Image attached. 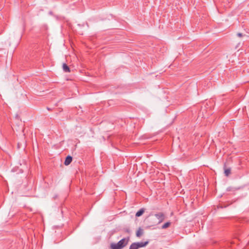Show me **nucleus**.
Segmentation results:
<instances>
[{"instance_id": "obj_6", "label": "nucleus", "mask_w": 249, "mask_h": 249, "mask_svg": "<svg viewBox=\"0 0 249 249\" xmlns=\"http://www.w3.org/2000/svg\"><path fill=\"white\" fill-rule=\"evenodd\" d=\"M63 71L65 72H70L71 71L70 68L65 63L63 64Z\"/></svg>"}, {"instance_id": "obj_2", "label": "nucleus", "mask_w": 249, "mask_h": 249, "mask_svg": "<svg viewBox=\"0 0 249 249\" xmlns=\"http://www.w3.org/2000/svg\"><path fill=\"white\" fill-rule=\"evenodd\" d=\"M155 216L159 220L158 224H160L165 219V215L163 213L161 212L155 214Z\"/></svg>"}, {"instance_id": "obj_5", "label": "nucleus", "mask_w": 249, "mask_h": 249, "mask_svg": "<svg viewBox=\"0 0 249 249\" xmlns=\"http://www.w3.org/2000/svg\"><path fill=\"white\" fill-rule=\"evenodd\" d=\"M137 244V246L139 248H142L143 247L146 246L148 244V241H145L144 242H135Z\"/></svg>"}, {"instance_id": "obj_12", "label": "nucleus", "mask_w": 249, "mask_h": 249, "mask_svg": "<svg viewBox=\"0 0 249 249\" xmlns=\"http://www.w3.org/2000/svg\"><path fill=\"white\" fill-rule=\"evenodd\" d=\"M124 231L125 232H127L128 233H130V230L128 228H124Z\"/></svg>"}, {"instance_id": "obj_13", "label": "nucleus", "mask_w": 249, "mask_h": 249, "mask_svg": "<svg viewBox=\"0 0 249 249\" xmlns=\"http://www.w3.org/2000/svg\"><path fill=\"white\" fill-rule=\"evenodd\" d=\"M237 36H238V37H242L243 36V34L242 33H237Z\"/></svg>"}, {"instance_id": "obj_11", "label": "nucleus", "mask_w": 249, "mask_h": 249, "mask_svg": "<svg viewBox=\"0 0 249 249\" xmlns=\"http://www.w3.org/2000/svg\"><path fill=\"white\" fill-rule=\"evenodd\" d=\"M237 189L235 188L229 187L227 189V191H235Z\"/></svg>"}, {"instance_id": "obj_7", "label": "nucleus", "mask_w": 249, "mask_h": 249, "mask_svg": "<svg viewBox=\"0 0 249 249\" xmlns=\"http://www.w3.org/2000/svg\"><path fill=\"white\" fill-rule=\"evenodd\" d=\"M144 212V209L142 208L136 213L135 216L136 217H140L143 213Z\"/></svg>"}, {"instance_id": "obj_3", "label": "nucleus", "mask_w": 249, "mask_h": 249, "mask_svg": "<svg viewBox=\"0 0 249 249\" xmlns=\"http://www.w3.org/2000/svg\"><path fill=\"white\" fill-rule=\"evenodd\" d=\"M224 174L225 176L226 177H228L230 176V175L231 173V168H228L226 164L224 166Z\"/></svg>"}, {"instance_id": "obj_10", "label": "nucleus", "mask_w": 249, "mask_h": 249, "mask_svg": "<svg viewBox=\"0 0 249 249\" xmlns=\"http://www.w3.org/2000/svg\"><path fill=\"white\" fill-rule=\"evenodd\" d=\"M170 225H171V222H167L165 223V224H164L162 226V229H166L167 228L169 227L170 226Z\"/></svg>"}, {"instance_id": "obj_9", "label": "nucleus", "mask_w": 249, "mask_h": 249, "mask_svg": "<svg viewBox=\"0 0 249 249\" xmlns=\"http://www.w3.org/2000/svg\"><path fill=\"white\" fill-rule=\"evenodd\" d=\"M129 249H138V247L137 246L136 243L135 242V243H133L130 245V246L129 247Z\"/></svg>"}, {"instance_id": "obj_1", "label": "nucleus", "mask_w": 249, "mask_h": 249, "mask_svg": "<svg viewBox=\"0 0 249 249\" xmlns=\"http://www.w3.org/2000/svg\"><path fill=\"white\" fill-rule=\"evenodd\" d=\"M129 238H124L120 240L117 243H112L111 244V249H122L128 243Z\"/></svg>"}, {"instance_id": "obj_4", "label": "nucleus", "mask_w": 249, "mask_h": 249, "mask_svg": "<svg viewBox=\"0 0 249 249\" xmlns=\"http://www.w3.org/2000/svg\"><path fill=\"white\" fill-rule=\"evenodd\" d=\"M72 158L71 156H68L66 157L65 159V160L64 161V164L65 165H69L71 162L72 161Z\"/></svg>"}, {"instance_id": "obj_8", "label": "nucleus", "mask_w": 249, "mask_h": 249, "mask_svg": "<svg viewBox=\"0 0 249 249\" xmlns=\"http://www.w3.org/2000/svg\"><path fill=\"white\" fill-rule=\"evenodd\" d=\"M143 234V230L141 228H139L138 230L136 232V236L137 237H140Z\"/></svg>"}]
</instances>
